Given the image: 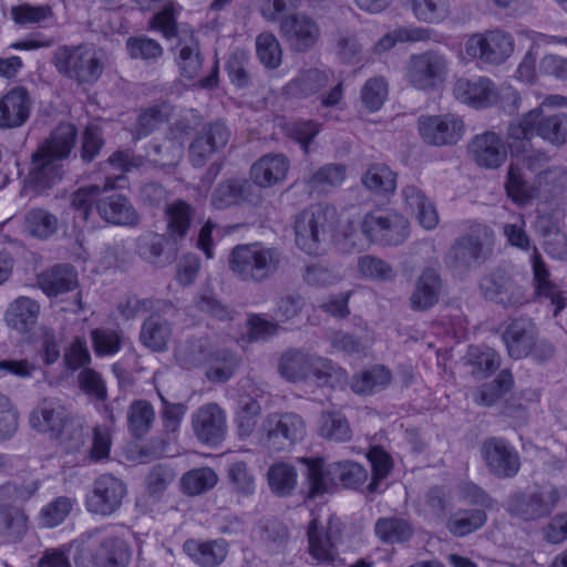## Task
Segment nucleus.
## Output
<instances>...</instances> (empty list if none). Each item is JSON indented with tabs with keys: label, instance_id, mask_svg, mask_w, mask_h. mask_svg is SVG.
Masks as SVG:
<instances>
[{
	"label": "nucleus",
	"instance_id": "nucleus-1",
	"mask_svg": "<svg viewBox=\"0 0 567 567\" xmlns=\"http://www.w3.org/2000/svg\"><path fill=\"white\" fill-rule=\"evenodd\" d=\"M285 264L282 251L262 243L240 244L228 256L233 276L246 284H264L274 278Z\"/></svg>",
	"mask_w": 567,
	"mask_h": 567
},
{
	"label": "nucleus",
	"instance_id": "nucleus-2",
	"mask_svg": "<svg viewBox=\"0 0 567 567\" xmlns=\"http://www.w3.org/2000/svg\"><path fill=\"white\" fill-rule=\"evenodd\" d=\"M278 372L289 382L313 379L320 386H332L346 377V371L329 359L299 349H288L281 354Z\"/></svg>",
	"mask_w": 567,
	"mask_h": 567
},
{
	"label": "nucleus",
	"instance_id": "nucleus-3",
	"mask_svg": "<svg viewBox=\"0 0 567 567\" xmlns=\"http://www.w3.org/2000/svg\"><path fill=\"white\" fill-rule=\"evenodd\" d=\"M539 136L544 141L561 146L567 143V113H546L542 106L530 110L507 127L511 146L516 142L530 141Z\"/></svg>",
	"mask_w": 567,
	"mask_h": 567
},
{
	"label": "nucleus",
	"instance_id": "nucleus-4",
	"mask_svg": "<svg viewBox=\"0 0 567 567\" xmlns=\"http://www.w3.org/2000/svg\"><path fill=\"white\" fill-rule=\"evenodd\" d=\"M76 134L74 125L62 123L38 148V190L50 188L62 179L63 165L61 161L70 155L75 144Z\"/></svg>",
	"mask_w": 567,
	"mask_h": 567
},
{
	"label": "nucleus",
	"instance_id": "nucleus-5",
	"mask_svg": "<svg viewBox=\"0 0 567 567\" xmlns=\"http://www.w3.org/2000/svg\"><path fill=\"white\" fill-rule=\"evenodd\" d=\"M493 247V230L484 225H475L453 241L444 262L453 270L466 272L481 267L492 256Z\"/></svg>",
	"mask_w": 567,
	"mask_h": 567
},
{
	"label": "nucleus",
	"instance_id": "nucleus-6",
	"mask_svg": "<svg viewBox=\"0 0 567 567\" xmlns=\"http://www.w3.org/2000/svg\"><path fill=\"white\" fill-rule=\"evenodd\" d=\"M307 465V478L309 483V496L316 497L330 492L339 482L343 487L357 488L368 478L367 470L359 463L340 461L330 464L323 470L321 458H300Z\"/></svg>",
	"mask_w": 567,
	"mask_h": 567
},
{
	"label": "nucleus",
	"instance_id": "nucleus-7",
	"mask_svg": "<svg viewBox=\"0 0 567 567\" xmlns=\"http://www.w3.org/2000/svg\"><path fill=\"white\" fill-rule=\"evenodd\" d=\"M307 433L305 420L295 412H274L258 430V444L269 452H285L300 443Z\"/></svg>",
	"mask_w": 567,
	"mask_h": 567
},
{
	"label": "nucleus",
	"instance_id": "nucleus-8",
	"mask_svg": "<svg viewBox=\"0 0 567 567\" xmlns=\"http://www.w3.org/2000/svg\"><path fill=\"white\" fill-rule=\"evenodd\" d=\"M336 210L323 205H312L300 212L295 219L297 245L307 254H318L333 227Z\"/></svg>",
	"mask_w": 567,
	"mask_h": 567
},
{
	"label": "nucleus",
	"instance_id": "nucleus-9",
	"mask_svg": "<svg viewBox=\"0 0 567 567\" xmlns=\"http://www.w3.org/2000/svg\"><path fill=\"white\" fill-rule=\"evenodd\" d=\"M56 69L78 83H94L103 72L97 52L86 45L64 47L54 54Z\"/></svg>",
	"mask_w": 567,
	"mask_h": 567
},
{
	"label": "nucleus",
	"instance_id": "nucleus-10",
	"mask_svg": "<svg viewBox=\"0 0 567 567\" xmlns=\"http://www.w3.org/2000/svg\"><path fill=\"white\" fill-rule=\"evenodd\" d=\"M449 74L446 56L435 50L413 54L408 63L406 80L422 92H433L443 85Z\"/></svg>",
	"mask_w": 567,
	"mask_h": 567
},
{
	"label": "nucleus",
	"instance_id": "nucleus-11",
	"mask_svg": "<svg viewBox=\"0 0 567 567\" xmlns=\"http://www.w3.org/2000/svg\"><path fill=\"white\" fill-rule=\"evenodd\" d=\"M361 231L371 243L398 246L409 236V221L394 212L373 210L364 215Z\"/></svg>",
	"mask_w": 567,
	"mask_h": 567
},
{
	"label": "nucleus",
	"instance_id": "nucleus-12",
	"mask_svg": "<svg viewBox=\"0 0 567 567\" xmlns=\"http://www.w3.org/2000/svg\"><path fill=\"white\" fill-rule=\"evenodd\" d=\"M465 52L484 64L499 65L514 52V39L498 29L473 33L465 42Z\"/></svg>",
	"mask_w": 567,
	"mask_h": 567
},
{
	"label": "nucleus",
	"instance_id": "nucleus-13",
	"mask_svg": "<svg viewBox=\"0 0 567 567\" xmlns=\"http://www.w3.org/2000/svg\"><path fill=\"white\" fill-rule=\"evenodd\" d=\"M560 501V492L553 484L535 486L527 493H517L512 496L508 512L512 516L525 522L537 520L549 516Z\"/></svg>",
	"mask_w": 567,
	"mask_h": 567
},
{
	"label": "nucleus",
	"instance_id": "nucleus-14",
	"mask_svg": "<svg viewBox=\"0 0 567 567\" xmlns=\"http://www.w3.org/2000/svg\"><path fill=\"white\" fill-rule=\"evenodd\" d=\"M478 288L486 300L504 309L519 308L528 302L526 288L504 270H495L482 277Z\"/></svg>",
	"mask_w": 567,
	"mask_h": 567
},
{
	"label": "nucleus",
	"instance_id": "nucleus-15",
	"mask_svg": "<svg viewBox=\"0 0 567 567\" xmlns=\"http://www.w3.org/2000/svg\"><path fill=\"white\" fill-rule=\"evenodd\" d=\"M417 130L422 141L432 146H451L457 144L465 132L461 116L454 113L421 115Z\"/></svg>",
	"mask_w": 567,
	"mask_h": 567
},
{
	"label": "nucleus",
	"instance_id": "nucleus-16",
	"mask_svg": "<svg viewBox=\"0 0 567 567\" xmlns=\"http://www.w3.org/2000/svg\"><path fill=\"white\" fill-rule=\"evenodd\" d=\"M126 493L123 481L111 474L100 475L86 495V508L94 515L110 516L121 507Z\"/></svg>",
	"mask_w": 567,
	"mask_h": 567
},
{
	"label": "nucleus",
	"instance_id": "nucleus-17",
	"mask_svg": "<svg viewBox=\"0 0 567 567\" xmlns=\"http://www.w3.org/2000/svg\"><path fill=\"white\" fill-rule=\"evenodd\" d=\"M231 132L223 121L203 125L189 144V161L194 167L202 168L213 154L221 151L229 142Z\"/></svg>",
	"mask_w": 567,
	"mask_h": 567
},
{
	"label": "nucleus",
	"instance_id": "nucleus-18",
	"mask_svg": "<svg viewBox=\"0 0 567 567\" xmlns=\"http://www.w3.org/2000/svg\"><path fill=\"white\" fill-rule=\"evenodd\" d=\"M481 455L488 471L496 477H514L520 468L517 451L503 439L485 440L481 445Z\"/></svg>",
	"mask_w": 567,
	"mask_h": 567
},
{
	"label": "nucleus",
	"instance_id": "nucleus-19",
	"mask_svg": "<svg viewBox=\"0 0 567 567\" xmlns=\"http://www.w3.org/2000/svg\"><path fill=\"white\" fill-rule=\"evenodd\" d=\"M192 427L199 442L218 445L226 435L225 412L216 403L204 404L193 413Z\"/></svg>",
	"mask_w": 567,
	"mask_h": 567
},
{
	"label": "nucleus",
	"instance_id": "nucleus-20",
	"mask_svg": "<svg viewBox=\"0 0 567 567\" xmlns=\"http://www.w3.org/2000/svg\"><path fill=\"white\" fill-rule=\"evenodd\" d=\"M130 551L121 539L107 537L92 551L82 550L76 557L78 567H124Z\"/></svg>",
	"mask_w": 567,
	"mask_h": 567
},
{
	"label": "nucleus",
	"instance_id": "nucleus-21",
	"mask_svg": "<svg viewBox=\"0 0 567 567\" xmlns=\"http://www.w3.org/2000/svg\"><path fill=\"white\" fill-rule=\"evenodd\" d=\"M280 31L290 47L298 52L311 49L320 38L318 23L306 14H290L280 21Z\"/></svg>",
	"mask_w": 567,
	"mask_h": 567
},
{
	"label": "nucleus",
	"instance_id": "nucleus-22",
	"mask_svg": "<svg viewBox=\"0 0 567 567\" xmlns=\"http://www.w3.org/2000/svg\"><path fill=\"white\" fill-rule=\"evenodd\" d=\"M453 96L474 109H484L494 104L498 94L491 79L478 76L457 79L453 85Z\"/></svg>",
	"mask_w": 567,
	"mask_h": 567
},
{
	"label": "nucleus",
	"instance_id": "nucleus-23",
	"mask_svg": "<svg viewBox=\"0 0 567 567\" xmlns=\"http://www.w3.org/2000/svg\"><path fill=\"white\" fill-rule=\"evenodd\" d=\"M468 154L480 167L488 169L498 168L507 158L504 141L492 131L475 135L468 143Z\"/></svg>",
	"mask_w": 567,
	"mask_h": 567
},
{
	"label": "nucleus",
	"instance_id": "nucleus-24",
	"mask_svg": "<svg viewBox=\"0 0 567 567\" xmlns=\"http://www.w3.org/2000/svg\"><path fill=\"white\" fill-rule=\"evenodd\" d=\"M538 337L536 324L526 317L513 319L503 333V341L506 344L511 358L519 360L528 357Z\"/></svg>",
	"mask_w": 567,
	"mask_h": 567
},
{
	"label": "nucleus",
	"instance_id": "nucleus-25",
	"mask_svg": "<svg viewBox=\"0 0 567 567\" xmlns=\"http://www.w3.org/2000/svg\"><path fill=\"white\" fill-rule=\"evenodd\" d=\"M533 282L535 293L553 306V315L556 317L567 306V291L563 290L550 280V272L539 252L535 250L532 256Z\"/></svg>",
	"mask_w": 567,
	"mask_h": 567
},
{
	"label": "nucleus",
	"instance_id": "nucleus-26",
	"mask_svg": "<svg viewBox=\"0 0 567 567\" xmlns=\"http://www.w3.org/2000/svg\"><path fill=\"white\" fill-rule=\"evenodd\" d=\"M78 286V272L70 264L54 265L38 276V288L51 299L73 291Z\"/></svg>",
	"mask_w": 567,
	"mask_h": 567
},
{
	"label": "nucleus",
	"instance_id": "nucleus-27",
	"mask_svg": "<svg viewBox=\"0 0 567 567\" xmlns=\"http://www.w3.org/2000/svg\"><path fill=\"white\" fill-rule=\"evenodd\" d=\"M442 279L434 269H425L414 284L409 298L413 311H427L440 300Z\"/></svg>",
	"mask_w": 567,
	"mask_h": 567
},
{
	"label": "nucleus",
	"instance_id": "nucleus-28",
	"mask_svg": "<svg viewBox=\"0 0 567 567\" xmlns=\"http://www.w3.org/2000/svg\"><path fill=\"white\" fill-rule=\"evenodd\" d=\"M29 95L24 87L14 86L0 97V128L21 126L29 116Z\"/></svg>",
	"mask_w": 567,
	"mask_h": 567
},
{
	"label": "nucleus",
	"instance_id": "nucleus-29",
	"mask_svg": "<svg viewBox=\"0 0 567 567\" xmlns=\"http://www.w3.org/2000/svg\"><path fill=\"white\" fill-rule=\"evenodd\" d=\"M173 336V324L158 313L147 317L142 323L140 342L153 352H164Z\"/></svg>",
	"mask_w": 567,
	"mask_h": 567
},
{
	"label": "nucleus",
	"instance_id": "nucleus-30",
	"mask_svg": "<svg viewBox=\"0 0 567 567\" xmlns=\"http://www.w3.org/2000/svg\"><path fill=\"white\" fill-rule=\"evenodd\" d=\"M187 556L200 567H217L228 554V545L224 539L199 542L188 539L184 544Z\"/></svg>",
	"mask_w": 567,
	"mask_h": 567
},
{
	"label": "nucleus",
	"instance_id": "nucleus-31",
	"mask_svg": "<svg viewBox=\"0 0 567 567\" xmlns=\"http://www.w3.org/2000/svg\"><path fill=\"white\" fill-rule=\"evenodd\" d=\"M374 535L386 545H402L409 543L415 535L413 524L401 516L380 517L374 523Z\"/></svg>",
	"mask_w": 567,
	"mask_h": 567
},
{
	"label": "nucleus",
	"instance_id": "nucleus-32",
	"mask_svg": "<svg viewBox=\"0 0 567 567\" xmlns=\"http://www.w3.org/2000/svg\"><path fill=\"white\" fill-rule=\"evenodd\" d=\"M289 169L284 155L268 154L258 159L250 169L252 181L260 187H270L281 182Z\"/></svg>",
	"mask_w": 567,
	"mask_h": 567
},
{
	"label": "nucleus",
	"instance_id": "nucleus-33",
	"mask_svg": "<svg viewBox=\"0 0 567 567\" xmlns=\"http://www.w3.org/2000/svg\"><path fill=\"white\" fill-rule=\"evenodd\" d=\"M251 184L247 179L229 178L217 185L212 194V205L225 209L251 200Z\"/></svg>",
	"mask_w": 567,
	"mask_h": 567
},
{
	"label": "nucleus",
	"instance_id": "nucleus-34",
	"mask_svg": "<svg viewBox=\"0 0 567 567\" xmlns=\"http://www.w3.org/2000/svg\"><path fill=\"white\" fill-rule=\"evenodd\" d=\"M96 210L102 219L115 225H134L138 220L136 210L122 195H111L99 200Z\"/></svg>",
	"mask_w": 567,
	"mask_h": 567
},
{
	"label": "nucleus",
	"instance_id": "nucleus-35",
	"mask_svg": "<svg viewBox=\"0 0 567 567\" xmlns=\"http://www.w3.org/2000/svg\"><path fill=\"white\" fill-rule=\"evenodd\" d=\"M346 177V165L330 163L319 167L305 177V184L311 194H326L341 186Z\"/></svg>",
	"mask_w": 567,
	"mask_h": 567
},
{
	"label": "nucleus",
	"instance_id": "nucleus-36",
	"mask_svg": "<svg viewBox=\"0 0 567 567\" xmlns=\"http://www.w3.org/2000/svg\"><path fill=\"white\" fill-rule=\"evenodd\" d=\"M309 554L319 563L333 561L337 556L336 537L332 532L324 529L318 518L308 526Z\"/></svg>",
	"mask_w": 567,
	"mask_h": 567
},
{
	"label": "nucleus",
	"instance_id": "nucleus-37",
	"mask_svg": "<svg viewBox=\"0 0 567 567\" xmlns=\"http://www.w3.org/2000/svg\"><path fill=\"white\" fill-rule=\"evenodd\" d=\"M6 321L10 328L27 334L28 341H31L35 327V301L28 297L17 298L6 312Z\"/></svg>",
	"mask_w": 567,
	"mask_h": 567
},
{
	"label": "nucleus",
	"instance_id": "nucleus-38",
	"mask_svg": "<svg viewBox=\"0 0 567 567\" xmlns=\"http://www.w3.org/2000/svg\"><path fill=\"white\" fill-rule=\"evenodd\" d=\"M168 236L177 241L187 235L195 215L194 207L183 199H176L165 207Z\"/></svg>",
	"mask_w": 567,
	"mask_h": 567
},
{
	"label": "nucleus",
	"instance_id": "nucleus-39",
	"mask_svg": "<svg viewBox=\"0 0 567 567\" xmlns=\"http://www.w3.org/2000/svg\"><path fill=\"white\" fill-rule=\"evenodd\" d=\"M124 179L123 174L106 177L103 186L91 185L78 189L72 194L71 206L76 212V216L83 221H87L93 209L95 198L103 192L113 189L116 187L118 181Z\"/></svg>",
	"mask_w": 567,
	"mask_h": 567
},
{
	"label": "nucleus",
	"instance_id": "nucleus-40",
	"mask_svg": "<svg viewBox=\"0 0 567 567\" xmlns=\"http://www.w3.org/2000/svg\"><path fill=\"white\" fill-rule=\"evenodd\" d=\"M330 72L311 68L300 72V74L287 85L292 95L307 97L319 93L330 81Z\"/></svg>",
	"mask_w": 567,
	"mask_h": 567
},
{
	"label": "nucleus",
	"instance_id": "nucleus-41",
	"mask_svg": "<svg viewBox=\"0 0 567 567\" xmlns=\"http://www.w3.org/2000/svg\"><path fill=\"white\" fill-rule=\"evenodd\" d=\"M391 372L386 368L374 365L355 373L350 379L349 385L354 393L365 395L384 389L391 382Z\"/></svg>",
	"mask_w": 567,
	"mask_h": 567
},
{
	"label": "nucleus",
	"instance_id": "nucleus-42",
	"mask_svg": "<svg viewBox=\"0 0 567 567\" xmlns=\"http://www.w3.org/2000/svg\"><path fill=\"white\" fill-rule=\"evenodd\" d=\"M319 435L328 441L347 442L352 431L347 417L339 411H322L318 422Z\"/></svg>",
	"mask_w": 567,
	"mask_h": 567
},
{
	"label": "nucleus",
	"instance_id": "nucleus-43",
	"mask_svg": "<svg viewBox=\"0 0 567 567\" xmlns=\"http://www.w3.org/2000/svg\"><path fill=\"white\" fill-rule=\"evenodd\" d=\"M361 183L369 192L385 196L395 190L396 175L385 164H373L362 175Z\"/></svg>",
	"mask_w": 567,
	"mask_h": 567
},
{
	"label": "nucleus",
	"instance_id": "nucleus-44",
	"mask_svg": "<svg viewBox=\"0 0 567 567\" xmlns=\"http://www.w3.org/2000/svg\"><path fill=\"white\" fill-rule=\"evenodd\" d=\"M486 520L487 515L483 509H462L451 515L446 527L452 535L464 537L482 528Z\"/></svg>",
	"mask_w": 567,
	"mask_h": 567
},
{
	"label": "nucleus",
	"instance_id": "nucleus-45",
	"mask_svg": "<svg viewBox=\"0 0 567 567\" xmlns=\"http://www.w3.org/2000/svg\"><path fill=\"white\" fill-rule=\"evenodd\" d=\"M267 482L277 496H289L297 486V471L288 463H275L267 471Z\"/></svg>",
	"mask_w": 567,
	"mask_h": 567
},
{
	"label": "nucleus",
	"instance_id": "nucleus-46",
	"mask_svg": "<svg viewBox=\"0 0 567 567\" xmlns=\"http://www.w3.org/2000/svg\"><path fill=\"white\" fill-rule=\"evenodd\" d=\"M126 419L130 433L140 439L151 430L155 420V411L150 402L135 400L128 406Z\"/></svg>",
	"mask_w": 567,
	"mask_h": 567
},
{
	"label": "nucleus",
	"instance_id": "nucleus-47",
	"mask_svg": "<svg viewBox=\"0 0 567 567\" xmlns=\"http://www.w3.org/2000/svg\"><path fill=\"white\" fill-rule=\"evenodd\" d=\"M176 63L179 74L183 78L187 80L197 78L203 68V56L199 52L198 43L194 40L179 43L177 47Z\"/></svg>",
	"mask_w": 567,
	"mask_h": 567
},
{
	"label": "nucleus",
	"instance_id": "nucleus-48",
	"mask_svg": "<svg viewBox=\"0 0 567 567\" xmlns=\"http://www.w3.org/2000/svg\"><path fill=\"white\" fill-rule=\"evenodd\" d=\"M507 195L516 203L525 204L535 196V188L529 185L524 168L517 162H512L505 183Z\"/></svg>",
	"mask_w": 567,
	"mask_h": 567
},
{
	"label": "nucleus",
	"instance_id": "nucleus-49",
	"mask_svg": "<svg viewBox=\"0 0 567 567\" xmlns=\"http://www.w3.org/2000/svg\"><path fill=\"white\" fill-rule=\"evenodd\" d=\"M411 8L419 21L431 24L442 23L451 13L447 0H412Z\"/></svg>",
	"mask_w": 567,
	"mask_h": 567
},
{
	"label": "nucleus",
	"instance_id": "nucleus-50",
	"mask_svg": "<svg viewBox=\"0 0 567 567\" xmlns=\"http://www.w3.org/2000/svg\"><path fill=\"white\" fill-rule=\"evenodd\" d=\"M172 111L173 109L168 103H162L142 112L136 123V137H145L156 131L169 120Z\"/></svg>",
	"mask_w": 567,
	"mask_h": 567
},
{
	"label": "nucleus",
	"instance_id": "nucleus-51",
	"mask_svg": "<svg viewBox=\"0 0 567 567\" xmlns=\"http://www.w3.org/2000/svg\"><path fill=\"white\" fill-rule=\"evenodd\" d=\"M41 415L42 422L40 425L53 440L60 437L66 422L70 420L66 410L54 401L44 400L42 402Z\"/></svg>",
	"mask_w": 567,
	"mask_h": 567
},
{
	"label": "nucleus",
	"instance_id": "nucleus-52",
	"mask_svg": "<svg viewBox=\"0 0 567 567\" xmlns=\"http://www.w3.org/2000/svg\"><path fill=\"white\" fill-rule=\"evenodd\" d=\"M218 482V476L210 467L194 468L182 477V486L188 495H199L212 489Z\"/></svg>",
	"mask_w": 567,
	"mask_h": 567
},
{
	"label": "nucleus",
	"instance_id": "nucleus-53",
	"mask_svg": "<svg viewBox=\"0 0 567 567\" xmlns=\"http://www.w3.org/2000/svg\"><path fill=\"white\" fill-rule=\"evenodd\" d=\"M183 143L176 137L164 138L161 143L150 146L148 156L162 167L174 166L183 155Z\"/></svg>",
	"mask_w": 567,
	"mask_h": 567
},
{
	"label": "nucleus",
	"instance_id": "nucleus-54",
	"mask_svg": "<svg viewBox=\"0 0 567 567\" xmlns=\"http://www.w3.org/2000/svg\"><path fill=\"white\" fill-rule=\"evenodd\" d=\"M228 480L233 492L240 497H249L256 491L255 476L244 461H237L229 465Z\"/></svg>",
	"mask_w": 567,
	"mask_h": 567
},
{
	"label": "nucleus",
	"instance_id": "nucleus-55",
	"mask_svg": "<svg viewBox=\"0 0 567 567\" xmlns=\"http://www.w3.org/2000/svg\"><path fill=\"white\" fill-rule=\"evenodd\" d=\"M126 50L130 58L145 62H155L163 55L162 45L146 35L130 37L126 40Z\"/></svg>",
	"mask_w": 567,
	"mask_h": 567
},
{
	"label": "nucleus",
	"instance_id": "nucleus-56",
	"mask_svg": "<svg viewBox=\"0 0 567 567\" xmlns=\"http://www.w3.org/2000/svg\"><path fill=\"white\" fill-rule=\"evenodd\" d=\"M206 363L208 364L206 375L214 382L227 381L238 365L236 358L224 350L209 353Z\"/></svg>",
	"mask_w": 567,
	"mask_h": 567
},
{
	"label": "nucleus",
	"instance_id": "nucleus-57",
	"mask_svg": "<svg viewBox=\"0 0 567 567\" xmlns=\"http://www.w3.org/2000/svg\"><path fill=\"white\" fill-rule=\"evenodd\" d=\"M358 271L368 279L379 281H391L395 278V271L385 260L364 255L358 258Z\"/></svg>",
	"mask_w": 567,
	"mask_h": 567
},
{
	"label": "nucleus",
	"instance_id": "nucleus-58",
	"mask_svg": "<svg viewBox=\"0 0 567 567\" xmlns=\"http://www.w3.org/2000/svg\"><path fill=\"white\" fill-rule=\"evenodd\" d=\"M256 51L260 62L268 69H277L281 63L282 51L278 39L264 32L256 39Z\"/></svg>",
	"mask_w": 567,
	"mask_h": 567
},
{
	"label": "nucleus",
	"instance_id": "nucleus-59",
	"mask_svg": "<svg viewBox=\"0 0 567 567\" xmlns=\"http://www.w3.org/2000/svg\"><path fill=\"white\" fill-rule=\"evenodd\" d=\"M0 528L8 536L21 538L27 530L24 512L9 504H0Z\"/></svg>",
	"mask_w": 567,
	"mask_h": 567
},
{
	"label": "nucleus",
	"instance_id": "nucleus-60",
	"mask_svg": "<svg viewBox=\"0 0 567 567\" xmlns=\"http://www.w3.org/2000/svg\"><path fill=\"white\" fill-rule=\"evenodd\" d=\"M93 350L99 357L113 355L122 347L121 334L111 328H96L91 331Z\"/></svg>",
	"mask_w": 567,
	"mask_h": 567
},
{
	"label": "nucleus",
	"instance_id": "nucleus-61",
	"mask_svg": "<svg viewBox=\"0 0 567 567\" xmlns=\"http://www.w3.org/2000/svg\"><path fill=\"white\" fill-rule=\"evenodd\" d=\"M166 238L154 231L141 235L136 240V251L146 261L157 265L163 255Z\"/></svg>",
	"mask_w": 567,
	"mask_h": 567
},
{
	"label": "nucleus",
	"instance_id": "nucleus-62",
	"mask_svg": "<svg viewBox=\"0 0 567 567\" xmlns=\"http://www.w3.org/2000/svg\"><path fill=\"white\" fill-rule=\"evenodd\" d=\"M368 458L372 466V481L369 484V491L378 492L379 482L384 480L392 470L391 456L380 446H373L369 453Z\"/></svg>",
	"mask_w": 567,
	"mask_h": 567
},
{
	"label": "nucleus",
	"instance_id": "nucleus-63",
	"mask_svg": "<svg viewBox=\"0 0 567 567\" xmlns=\"http://www.w3.org/2000/svg\"><path fill=\"white\" fill-rule=\"evenodd\" d=\"M78 385L86 395L97 401H105L107 398L106 384L102 375L94 369H82L78 374Z\"/></svg>",
	"mask_w": 567,
	"mask_h": 567
},
{
	"label": "nucleus",
	"instance_id": "nucleus-64",
	"mask_svg": "<svg viewBox=\"0 0 567 567\" xmlns=\"http://www.w3.org/2000/svg\"><path fill=\"white\" fill-rule=\"evenodd\" d=\"M74 502L65 496L56 497L41 512L42 525L48 528L55 527L64 522L72 511Z\"/></svg>",
	"mask_w": 567,
	"mask_h": 567
}]
</instances>
